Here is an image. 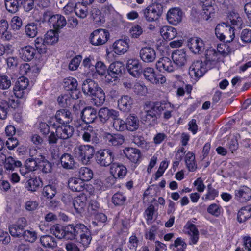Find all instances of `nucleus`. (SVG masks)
<instances>
[{"mask_svg":"<svg viewBox=\"0 0 251 251\" xmlns=\"http://www.w3.org/2000/svg\"><path fill=\"white\" fill-rule=\"evenodd\" d=\"M72 120V116L70 111L63 109L58 110L54 117H52L49 121L50 126H56L57 124L59 125H67Z\"/></svg>","mask_w":251,"mask_h":251,"instance_id":"nucleus-4","label":"nucleus"},{"mask_svg":"<svg viewBox=\"0 0 251 251\" xmlns=\"http://www.w3.org/2000/svg\"><path fill=\"white\" fill-rule=\"evenodd\" d=\"M40 242L43 247L49 249H53L57 246L55 238L50 235L42 236L40 238Z\"/></svg>","mask_w":251,"mask_h":251,"instance_id":"nucleus-38","label":"nucleus"},{"mask_svg":"<svg viewBox=\"0 0 251 251\" xmlns=\"http://www.w3.org/2000/svg\"><path fill=\"white\" fill-rule=\"evenodd\" d=\"M98 115L100 122L104 124L110 118L113 119L117 117L118 112L113 109L103 107L99 110Z\"/></svg>","mask_w":251,"mask_h":251,"instance_id":"nucleus-22","label":"nucleus"},{"mask_svg":"<svg viewBox=\"0 0 251 251\" xmlns=\"http://www.w3.org/2000/svg\"><path fill=\"white\" fill-rule=\"evenodd\" d=\"M114 159V153L109 149L100 150L96 153V162L101 166L106 167L112 164Z\"/></svg>","mask_w":251,"mask_h":251,"instance_id":"nucleus-5","label":"nucleus"},{"mask_svg":"<svg viewBox=\"0 0 251 251\" xmlns=\"http://www.w3.org/2000/svg\"><path fill=\"white\" fill-rule=\"evenodd\" d=\"M41 158L43 159L38 162V168L45 174L50 173L52 170L51 164L46 159H45L44 156H41Z\"/></svg>","mask_w":251,"mask_h":251,"instance_id":"nucleus-54","label":"nucleus"},{"mask_svg":"<svg viewBox=\"0 0 251 251\" xmlns=\"http://www.w3.org/2000/svg\"><path fill=\"white\" fill-rule=\"evenodd\" d=\"M92 96L93 97L91 99V102L97 106H101L105 100V93L101 88H98Z\"/></svg>","mask_w":251,"mask_h":251,"instance_id":"nucleus-36","label":"nucleus"},{"mask_svg":"<svg viewBox=\"0 0 251 251\" xmlns=\"http://www.w3.org/2000/svg\"><path fill=\"white\" fill-rule=\"evenodd\" d=\"M174 106L171 103L163 101L162 112L163 113V118L165 120H168L172 117V113L174 110Z\"/></svg>","mask_w":251,"mask_h":251,"instance_id":"nucleus-53","label":"nucleus"},{"mask_svg":"<svg viewBox=\"0 0 251 251\" xmlns=\"http://www.w3.org/2000/svg\"><path fill=\"white\" fill-rule=\"evenodd\" d=\"M186 233L190 236V245H195L199 239V232L196 226L190 222H188L184 226Z\"/></svg>","mask_w":251,"mask_h":251,"instance_id":"nucleus-15","label":"nucleus"},{"mask_svg":"<svg viewBox=\"0 0 251 251\" xmlns=\"http://www.w3.org/2000/svg\"><path fill=\"white\" fill-rule=\"evenodd\" d=\"M163 101L156 102L153 103L150 108V109L158 118L162 112Z\"/></svg>","mask_w":251,"mask_h":251,"instance_id":"nucleus-64","label":"nucleus"},{"mask_svg":"<svg viewBox=\"0 0 251 251\" xmlns=\"http://www.w3.org/2000/svg\"><path fill=\"white\" fill-rule=\"evenodd\" d=\"M183 14V13L180 8H172L168 11L166 19L170 24L176 25L182 21Z\"/></svg>","mask_w":251,"mask_h":251,"instance_id":"nucleus-12","label":"nucleus"},{"mask_svg":"<svg viewBox=\"0 0 251 251\" xmlns=\"http://www.w3.org/2000/svg\"><path fill=\"white\" fill-rule=\"evenodd\" d=\"M215 34L221 41L229 43L233 41L235 37L233 27L227 25L225 23L218 24L215 28Z\"/></svg>","mask_w":251,"mask_h":251,"instance_id":"nucleus-2","label":"nucleus"},{"mask_svg":"<svg viewBox=\"0 0 251 251\" xmlns=\"http://www.w3.org/2000/svg\"><path fill=\"white\" fill-rule=\"evenodd\" d=\"M77 80L73 77H68L64 79V87L67 91H70L72 92L73 94H79L77 88Z\"/></svg>","mask_w":251,"mask_h":251,"instance_id":"nucleus-39","label":"nucleus"},{"mask_svg":"<svg viewBox=\"0 0 251 251\" xmlns=\"http://www.w3.org/2000/svg\"><path fill=\"white\" fill-rule=\"evenodd\" d=\"M6 10L10 13H15L23 3V0H4Z\"/></svg>","mask_w":251,"mask_h":251,"instance_id":"nucleus-41","label":"nucleus"},{"mask_svg":"<svg viewBox=\"0 0 251 251\" xmlns=\"http://www.w3.org/2000/svg\"><path fill=\"white\" fill-rule=\"evenodd\" d=\"M35 46L38 52L40 54L45 53L47 51V47L46 43L42 38H37L35 41Z\"/></svg>","mask_w":251,"mask_h":251,"instance_id":"nucleus-56","label":"nucleus"},{"mask_svg":"<svg viewBox=\"0 0 251 251\" xmlns=\"http://www.w3.org/2000/svg\"><path fill=\"white\" fill-rule=\"evenodd\" d=\"M74 153L75 157L84 162L91 159L94 153V148L90 145H80L75 148Z\"/></svg>","mask_w":251,"mask_h":251,"instance_id":"nucleus-3","label":"nucleus"},{"mask_svg":"<svg viewBox=\"0 0 251 251\" xmlns=\"http://www.w3.org/2000/svg\"><path fill=\"white\" fill-rule=\"evenodd\" d=\"M127 69L131 75L137 77L140 75L141 65L138 60L129 59L127 63Z\"/></svg>","mask_w":251,"mask_h":251,"instance_id":"nucleus-30","label":"nucleus"},{"mask_svg":"<svg viewBox=\"0 0 251 251\" xmlns=\"http://www.w3.org/2000/svg\"><path fill=\"white\" fill-rule=\"evenodd\" d=\"M48 22L50 25H52L55 30H58L67 24V21L65 18L59 14L53 15L50 16Z\"/></svg>","mask_w":251,"mask_h":251,"instance_id":"nucleus-18","label":"nucleus"},{"mask_svg":"<svg viewBox=\"0 0 251 251\" xmlns=\"http://www.w3.org/2000/svg\"><path fill=\"white\" fill-rule=\"evenodd\" d=\"M126 124L127 130L134 131L139 127V120L137 116L130 114L126 118Z\"/></svg>","mask_w":251,"mask_h":251,"instance_id":"nucleus-37","label":"nucleus"},{"mask_svg":"<svg viewBox=\"0 0 251 251\" xmlns=\"http://www.w3.org/2000/svg\"><path fill=\"white\" fill-rule=\"evenodd\" d=\"M59 139L66 140L71 137L74 133V128L69 125H62L53 126Z\"/></svg>","mask_w":251,"mask_h":251,"instance_id":"nucleus-16","label":"nucleus"},{"mask_svg":"<svg viewBox=\"0 0 251 251\" xmlns=\"http://www.w3.org/2000/svg\"><path fill=\"white\" fill-rule=\"evenodd\" d=\"M126 156L132 162L137 163L141 157L139 150L133 148H127L124 150Z\"/></svg>","mask_w":251,"mask_h":251,"instance_id":"nucleus-32","label":"nucleus"},{"mask_svg":"<svg viewBox=\"0 0 251 251\" xmlns=\"http://www.w3.org/2000/svg\"><path fill=\"white\" fill-rule=\"evenodd\" d=\"M113 127L116 130L122 131L126 129V121L117 117L113 118Z\"/></svg>","mask_w":251,"mask_h":251,"instance_id":"nucleus-59","label":"nucleus"},{"mask_svg":"<svg viewBox=\"0 0 251 251\" xmlns=\"http://www.w3.org/2000/svg\"><path fill=\"white\" fill-rule=\"evenodd\" d=\"M185 161L189 171H194L197 168L195 156L193 152L189 151L185 156Z\"/></svg>","mask_w":251,"mask_h":251,"instance_id":"nucleus-43","label":"nucleus"},{"mask_svg":"<svg viewBox=\"0 0 251 251\" xmlns=\"http://www.w3.org/2000/svg\"><path fill=\"white\" fill-rule=\"evenodd\" d=\"M43 193L48 198L52 199L56 193V188L54 185H48L44 187Z\"/></svg>","mask_w":251,"mask_h":251,"instance_id":"nucleus-61","label":"nucleus"},{"mask_svg":"<svg viewBox=\"0 0 251 251\" xmlns=\"http://www.w3.org/2000/svg\"><path fill=\"white\" fill-rule=\"evenodd\" d=\"M80 239H78L79 242L82 244L84 247L87 246L91 242L92 237L90 233L87 228V231H85L80 236Z\"/></svg>","mask_w":251,"mask_h":251,"instance_id":"nucleus-62","label":"nucleus"},{"mask_svg":"<svg viewBox=\"0 0 251 251\" xmlns=\"http://www.w3.org/2000/svg\"><path fill=\"white\" fill-rule=\"evenodd\" d=\"M129 49L127 40H118L113 44L114 52L118 55L124 54L127 52Z\"/></svg>","mask_w":251,"mask_h":251,"instance_id":"nucleus-27","label":"nucleus"},{"mask_svg":"<svg viewBox=\"0 0 251 251\" xmlns=\"http://www.w3.org/2000/svg\"><path fill=\"white\" fill-rule=\"evenodd\" d=\"M25 33L29 38L35 37L38 33L37 24L34 22L28 24L25 27Z\"/></svg>","mask_w":251,"mask_h":251,"instance_id":"nucleus-49","label":"nucleus"},{"mask_svg":"<svg viewBox=\"0 0 251 251\" xmlns=\"http://www.w3.org/2000/svg\"><path fill=\"white\" fill-rule=\"evenodd\" d=\"M125 70V67L123 63L120 61H116L111 63L108 69V75L105 77L109 81H111L110 77L114 79L120 76Z\"/></svg>","mask_w":251,"mask_h":251,"instance_id":"nucleus-11","label":"nucleus"},{"mask_svg":"<svg viewBox=\"0 0 251 251\" xmlns=\"http://www.w3.org/2000/svg\"><path fill=\"white\" fill-rule=\"evenodd\" d=\"M103 137L109 145L113 146L121 145L125 141L124 136L120 134H111L105 133Z\"/></svg>","mask_w":251,"mask_h":251,"instance_id":"nucleus-29","label":"nucleus"},{"mask_svg":"<svg viewBox=\"0 0 251 251\" xmlns=\"http://www.w3.org/2000/svg\"><path fill=\"white\" fill-rule=\"evenodd\" d=\"M251 217V207L246 206L242 208L238 213L237 220L239 223H243Z\"/></svg>","mask_w":251,"mask_h":251,"instance_id":"nucleus-42","label":"nucleus"},{"mask_svg":"<svg viewBox=\"0 0 251 251\" xmlns=\"http://www.w3.org/2000/svg\"><path fill=\"white\" fill-rule=\"evenodd\" d=\"M143 75L147 80L153 84H163L166 81L164 76L161 74H156L154 69L151 67L146 68L144 70Z\"/></svg>","mask_w":251,"mask_h":251,"instance_id":"nucleus-10","label":"nucleus"},{"mask_svg":"<svg viewBox=\"0 0 251 251\" xmlns=\"http://www.w3.org/2000/svg\"><path fill=\"white\" fill-rule=\"evenodd\" d=\"M173 63L178 67L184 66L187 61L186 52L184 50H177L172 54Z\"/></svg>","mask_w":251,"mask_h":251,"instance_id":"nucleus-20","label":"nucleus"},{"mask_svg":"<svg viewBox=\"0 0 251 251\" xmlns=\"http://www.w3.org/2000/svg\"><path fill=\"white\" fill-rule=\"evenodd\" d=\"M228 23H230L233 26H236L238 28H240L243 22L239 14L232 12H230L228 16Z\"/></svg>","mask_w":251,"mask_h":251,"instance_id":"nucleus-44","label":"nucleus"},{"mask_svg":"<svg viewBox=\"0 0 251 251\" xmlns=\"http://www.w3.org/2000/svg\"><path fill=\"white\" fill-rule=\"evenodd\" d=\"M235 199L241 202H245L251 198V189L247 187L243 186L235 190Z\"/></svg>","mask_w":251,"mask_h":251,"instance_id":"nucleus-24","label":"nucleus"},{"mask_svg":"<svg viewBox=\"0 0 251 251\" xmlns=\"http://www.w3.org/2000/svg\"><path fill=\"white\" fill-rule=\"evenodd\" d=\"M92 171L87 167H81L79 171V178L84 182L88 181L93 177Z\"/></svg>","mask_w":251,"mask_h":251,"instance_id":"nucleus-46","label":"nucleus"},{"mask_svg":"<svg viewBox=\"0 0 251 251\" xmlns=\"http://www.w3.org/2000/svg\"><path fill=\"white\" fill-rule=\"evenodd\" d=\"M126 200V196L122 192L116 193L112 198V202L116 206L123 205Z\"/></svg>","mask_w":251,"mask_h":251,"instance_id":"nucleus-52","label":"nucleus"},{"mask_svg":"<svg viewBox=\"0 0 251 251\" xmlns=\"http://www.w3.org/2000/svg\"><path fill=\"white\" fill-rule=\"evenodd\" d=\"M85 231H87V227L84 224L79 223L68 225L66 226V239H78L77 237Z\"/></svg>","mask_w":251,"mask_h":251,"instance_id":"nucleus-6","label":"nucleus"},{"mask_svg":"<svg viewBox=\"0 0 251 251\" xmlns=\"http://www.w3.org/2000/svg\"><path fill=\"white\" fill-rule=\"evenodd\" d=\"M75 13L79 18L84 19L88 14V8L82 3H75Z\"/></svg>","mask_w":251,"mask_h":251,"instance_id":"nucleus-50","label":"nucleus"},{"mask_svg":"<svg viewBox=\"0 0 251 251\" xmlns=\"http://www.w3.org/2000/svg\"><path fill=\"white\" fill-rule=\"evenodd\" d=\"M156 67L160 72L171 73L175 70L174 63L168 57L159 59L156 63Z\"/></svg>","mask_w":251,"mask_h":251,"instance_id":"nucleus-17","label":"nucleus"},{"mask_svg":"<svg viewBox=\"0 0 251 251\" xmlns=\"http://www.w3.org/2000/svg\"><path fill=\"white\" fill-rule=\"evenodd\" d=\"M9 230L10 234L13 237H21L24 232V229L16 224L11 225L9 227Z\"/></svg>","mask_w":251,"mask_h":251,"instance_id":"nucleus-63","label":"nucleus"},{"mask_svg":"<svg viewBox=\"0 0 251 251\" xmlns=\"http://www.w3.org/2000/svg\"><path fill=\"white\" fill-rule=\"evenodd\" d=\"M202 2V12L201 16L203 19L205 20H209L213 17L215 14V9L212 5V0H205V1H201Z\"/></svg>","mask_w":251,"mask_h":251,"instance_id":"nucleus-25","label":"nucleus"},{"mask_svg":"<svg viewBox=\"0 0 251 251\" xmlns=\"http://www.w3.org/2000/svg\"><path fill=\"white\" fill-rule=\"evenodd\" d=\"M61 164L64 168L73 169L75 163L73 157L69 154L65 153L60 158Z\"/></svg>","mask_w":251,"mask_h":251,"instance_id":"nucleus-40","label":"nucleus"},{"mask_svg":"<svg viewBox=\"0 0 251 251\" xmlns=\"http://www.w3.org/2000/svg\"><path fill=\"white\" fill-rule=\"evenodd\" d=\"M133 89L134 92L138 95L142 96L145 95L147 93V88L142 82H136L133 86Z\"/></svg>","mask_w":251,"mask_h":251,"instance_id":"nucleus-58","label":"nucleus"},{"mask_svg":"<svg viewBox=\"0 0 251 251\" xmlns=\"http://www.w3.org/2000/svg\"><path fill=\"white\" fill-rule=\"evenodd\" d=\"M110 172L114 178H122L126 175L127 169L122 164L114 162L110 166Z\"/></svg>","mask_w":251,"mask_h":251,"instance_id":"nucleus-19","label":"nucleus"},{"mask_svg":"<svg viewBox=\"0 0 251 251\" xmlns=\"http://www.w3.org/2000/svg\"><path fill=\"white\" fill-rule=\"evenodd\" d=\"M29 84L28 79L22 76L19 78L13 87V93L18 98H23L28 93L27 86Z\"/></svg>","mask_w":251,"mask_h":251,"instance_id":"nucleus-7","label":"nucleus"},{"mask_svg":"<svg viewBox=\"0 0 251 251\" xmlns=\"http://www.w3.org/2000/svg\"><path fill=\"white\" fill-rule=\"evenodd\" d=\"M206 64L201 61H194L189 69V74L192 78H198L203 75L207 72Z\"/></svg>","mask_w":251,"mask_h":251,"instance_id":"nucleus-8","label":"nucleus"},{"mask_svg":"<svg viewBox=\"0 0 251 251\" xmlns=\"http://www.w3.org/2000/svg\"><path fill=\"white\" fill-rule=\"evenodd\" d=\"M87 200V197L84 194H81L74 199L73 204L76 213L81 214L84 211Z\"/></svg>","mask_w":251,"mask_h":251,"instance_id":"nucleus-23","label":"nucleus"},{"mask_svg":"<svg viewBox=\"0 0 251 251\" xmlns=\"http://www.w3.org/2000/svg\"><path fill=\"white\" fill-rule=\"evenodd\" d=\"M218 196V191L213 188L211 184L207 186V190L206 194L202 199L205 201L208 200H213Z\"/></svg>","mask_w":251,"mask_h":251,"instance_id":"nucleus-57","label":"nucleus"},{"mask_svg":"<svg viewBox=\"0 0 251 251\" xmlns=\"http://www.w3.org/2000/svg\"><path fill=\"white\" fill-rule=\"evenodd\" d=\"M22 163L19 160H15L12 157L9 156L5 159L4 167L7 170H14L15 168L19 167Z\"/></svg>","mask_w":251,"mask_h":251,"instance_id":"nucleus-51","label":"nucleus"},{"mask_svg":"<svg viewBox=\"0 0 251 251\" xmlns=\"http://www.w3.org/2000/svg\"><path fill=\"white\" fill-rule=\"evenodd\" d=\"M44 40L48 45H53L58 40V34L54 30H50L45 35Z\"/></svg>","mask_w":251,"mask_h":251,"instance_id":"nucleus-47","label":"nucleus"},{"mask_svg":"<svg viewBox=\"0 0 251 251\" xmlns=\"http://www.w3.org/2000/svg\"><path fill=\"white\" fill-rule=\"evenodd\" d=\"M133 103V98L128 95H124L118 100V105L121 111L128 112L130 111Z\"/></svg>","mask_w":251,"mask_h":251,"instance_id":"nucleus-21","label":"nucleus"},{"mask_svg":"<svg viewBox=\"0 0 251 251\" xmlns=\"http://www.w3.org/2000/svg\"><path fill=\"white\" fill-rule=\"evenodd\" d=\"M187 46L194 54H201L204 50L203 41L200 38L194 37L188 40Z\"/></svg>","mask_w":251,"mask_h":251,"instance_id":"nucleus-13","label":"nucleus"},{"mask_svg":"<svg viewBox=\"0 0 251 251\" xmlns=\"http://www.w3.org/2000/svg\"><path fill=\"white\" fill-rule=\"evenodd\" d=\"M35 54V50L30 46H26L20 50V57L25 61H31Z\"/></svg>","mask_w":251,"mask_h":251,"instance_id":"nucleus-33","label":"nucleus"},{"mask_svg":"<svg viewBox=\"0 0 251 251\" xmlns=\"http://www.w3.org/2000/svg\"><path fill=\"white\" fill-rule=\"evenodd\" d=\"M65 230L66 226L63 228L58 225L54 226L50 228L51 233L59 239L65 238L66 239L67 232Z\"/></svg>","mask_w":251,"mask_h":251,"instance_id":"nucleus-45","label":"nucleus"},{"mask_svg":"<svg viewBox=\"0 0 251 251\" xmlns=\"http://www.w3.org/2000/svg\"><path fill=\"white\" fill-rule=\"evenodd\" d=\"M163 12V6L158 3L149 5L142 11L144 18L148 22H155L160 18Z\"/></svg>","mask_w":251,"mask_h":251,"instance_id":"nucleus-1","label":"nucleus"},{"mask_svg":"<svg viewBox=\"0 0 251 251\" xmlns=\"http://www.w3.org/2000/svg\"><path fill=\"white\" fill-rule=\"evenodd\" d=\"M141 59L145 63H152L156 57V51L153 48L146 47L142 48L139 52Z\"/></svg>","mask_w":251,"mask_h":251,"instance_id":"nucleus-14","label":"nucleus"},{"mask_svg":"<svg viewBox=\"0 0 251 251\" xmlns=\"http://www.w3.org/2000/svg\"><path fill=\"white\" fill-rule=\"evenodd\" d=\"M220 55L215 49L210 48L206 50L205 53L206 61L207 62H216L220 59Z\"/></svg>","mask_w":251,"mask_h":251,"instance_id":"nucleus-55","label":"nucleus"},{"mask_svg":"<svg viewBox=\"0 0 251 251\" xmlns=\"http://www.w3.org/2000/svg\"><path fill=\"white\" fill-rule=\"evenodd\" d=\"M109 35V32L105 29H99L95 30L91 35V43L95 46L103 45L107 41Z\"/></svg>","mask_w":251,"mask_h":251,"instance_id":"nucleus-9","label":"nucleus"},{"mask_svg":"<svg viewBox=\"0 0 251 251\" xmlns=\"http://www.w3.org/2000/svg\"><path fill=\"white\" fill-rule=\"evenodd\" d=\"M100 87L94 80L91 79L85 80L82 85V90L85 94L92 96Z\"/></svg>","mask_w":251,"mask_h":251,"instance_id":"nucleus-28","label":"nucleus"},{"mask_svg":"<svg viewBox=\"0 0 251 251\" xmlns=\"http://www.w3.org/2000/svg\"><path fill=\"white\" fill-rule=\"evenodd\" d=\"M41 183L39 178H30L26 182L25 184V188L30 191H35L38 189Z\"/></svg>","mask_w":251,"mask_h":251,"instance_id":"nucleus-48","label":"nucleus"},{"mask_svg":"<svg viewBox=\"0 0 251 251\" xmlns=\"http://www.w3.org/2000/svg\"><path fill=\"white\" fill-rule=\"evenodd\" d=\"M68 185L73 191L81 192L84 189L85 183L79 178L72 177L69 179Z\"/></svg>","mask_w":251,"mask_h":251,"instance_id":"nucleus-31","label":"nucleus"},{"mask_svg":"<svg viewBox=\"0 0 251 251\" xmlns=\"http://www.w3.org/2000/svg\"><path fill=\"white\" fill-rule=\"evenodd\" d=\"M161 35L164 39L169 40H172L175 38L177 32L176 29L172 26H164L160 30Z\"/></svg>","mask_w":251,"mask_h":251,"instance_id":"nucleus-35","label":"nucleus"},{"mask_svg":"<svg viewBox=\"0 0 251 251\" xmlns=\"http://www.w3.org/2000/svg\"><path fill=\"white\" fill-rule=\"evenodd\" d=\"M10 92L9 91L3 92V94L5 97V100H2V101L6 102V103L8 104V108L10 107L12 108H15L17 106L15 101V99L13 95H10Z\"/></svg>","mask_w":251,"mask_h":251,"instance_id":"nucleus-60","label":"nucleus"},{"mask_svg":"<svg viewBox=\"0 0 251 251\" xmlns=\"http://www.w3.org/2000/svg\"><path fill=\"white\" fill-rule=\"evenodd\" d=\"M79 98L77 94H65L60 96L57 98V101L61 107H66L70 106L73 99H77Z\"/></svg>","mask_w":251,"mask_h":251,"instance_id":"nucleus-34","label":"nucleus"},{"mask_svg":"<svg viewBox=\"0 0 251 251\" xmlns=\"http://www.w3.org/2000/svg\"><path fill=\"white\" fill-rule=\"evenodd\" d=\"M81 114L82 120L86 123H93L97 116L96 110L91 107H87L84 108Z\"/></svg>","mask_w":251,"mask_h":251,"instance_id":"nucleus-26","label":"nucleus"}]
</instances>
